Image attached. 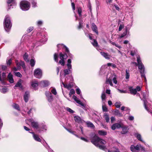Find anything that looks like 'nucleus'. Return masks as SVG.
I'll list each match as a JSON object with an SVG mask.
<instances>
[{
    "mask_svg": "<svg viewBox=\"0 0 152 152\" xmlns=\"http://www.w3.org/2000/svg\"><path fill=\"white\" fill-rule=\"evenodd\" d=\"M91 142L96 147H98L101 149L104 150L106 149L105 147L100 144L104 145L106 143V142L104 140L100 138L98 136L95 134L92 138Z\"/></svg>",
    "mask_w": 152,
    "mask_h": 152,
    "instance_id": "nucleus-1",
    "label": "nucleus"
},
{
    "mask_svg": "<svg viewBox=\"0 0 152 152\" xmlns=\"http://www.w3.org/2000/svg\"><path fill=\"white\" fill-rule=\"evenodd\" d=\"M137 63L136 62H133L132 63L136 66H137L140 73L141 74L142 77H143L145 81L146 82V79L144 74L145 67L143 64H142L140 57L138 56L137 58Z\"/></svg>",
    "mask_w": 152,
    "mask_h": 152,
    "instance_id": "nucleus-2",
    "label": "nucleus"
},
{
    "mask_svg": "<svg viewBox=\"0 0 152 152\" xmlns=\"http://www.w3.org/2000/svg\"><path fill=\"white\" fill-rule=\"evenodd\" d=\"M12 24L10 21V18L8 16H6L4 19V26L5 31L8 32L12 27Z\"/></svg>",
    "mask_w": 152,
    "mask_h": 152,
    "instance_id": "nucleus-3",
    "label": "nucleus"
},
{
    "mask_svg": "<svg viewBox=\"0 0 152 152\" xmlns=\"http://www.w3.org/2000/svg\"><path fill=\"white\" fill-rule=\"evenodd\" d=\"M20 7L22 10L23 11L28 10L30 8V4L27 1H22L20 3Z\"/></svg>",
    "mask_w": 152,
    "mask_h": 152,
    "instance_id": "nucleus-4",
    "label": "nucleus"
},
{
    "mask_svg": "<svg viewBox=\"0 0 152 152\" xmlns=\"http://www.w3.org/2000/svg\"><path fill=\"white\" fill-rule=\"evenodd\" d=\"M27 124H29L30 123L32 126L34 128L38 129L39 128V125L38 122L34 121L32 118L27 119L26 120Z\"/></svg>",
    "mask_w": 152,
    "mask_h": 152,
    "instance_id": "nucleus-5",
    "label": "nucleus"
},
{
    "mask_svg": "<svg viewBox=\"0 0 152 152\" xmlns=\"http://www.w3.org/2000/svg\"><path fill=\"white\" fill-rule=\"evenodd\" d=\"M71 62V60L70 59H69L67 60V63L66 64L68 69H64V76H66V75L72 72L71 70L72 69Z\"/></svg>",
    "mask_w": 152,
    "mask_h": 152,
    "instance_id": "nucleus-6",
    "label": "nucleus"
},
{
    "mask_svg": "<svg viewBox=\"0 0 152 152\" xmlns=\"http://www.w3.org/2000/svg\"><path fill=\"white\" fill-rule=\"evenodd\" d=\"M59 56L60 58L61 59L58 63V64H60L62 66H64L65 64L64 59H66L67 58V55L66 54H63L62 53H59Z\"/></svg>",
    "mask_w": 152,
    "mask_h": 152,
    "instance_id": "nucleus-7",
    "label": "nucleus"
},
{
    "mask_svg": "<svg viewBox=\"0 0 152 152\" xmlns=\"http://www.w3.org/2000/svg\"><path fill=\"white\" fill-rule=\"evenodd\" d=\"M112 81L115 84H117V81L115 76L112 75L111 77L107 79L106 83H107L109 84L111 86H113V84L112 83Z\"/></svg>",
    "mask_w": 152,
    "mask_h": 152,
    "instance_id": "nucleus-8",
    "label": "nucleus"
},
{
    "mask_svg": "<svg viewBox=\"0 0 152 152\" xmlns=\"http://www.w3.org/2000/svg\"><path fill=\"white\" fill-rule=\"evenodd\" d=\"M34 75L36 78H40L42 75V71L40 69H37L34 71Z\"/></svg>",
    "mask_w": 152,
    "mask_h": 152,
    "instance_id": "nucleus-9",
    "label": "nucleus"
},
{
    "mask_svg": "<svg viewBox=\"0 0 152 152\" xmlns=\"http://www.w3.org/2000/svg\"><path fill=\"white\" fill-rule=\"evenodd\" d=\"M45 94L48 101L49 102H51L53 99L51 93L49 91H46Z\"/></svg>",
    "mask_w": 152,
    "mask_h": 152,
    "instance_id": "nucleus-10",
    "label": "nucleus"
},
{
    "mask_svg": "<svg viewBox=\"0 0 152 152\" xmlns=\"http://www.w3.org/2000/svg\"><path fill=\"white\" fill-rule=\"evenodd\" d=\"M140 148V146L138 145H137L136 146H134L133 145H132L130 147V149L132 152H135L139 151Z\"/></svg>",
    "mask_w": 152,
    "mask_h": 152,
    "instance_id": "nucleus-11",
    "label": "nucleus"
},
{
    "mask_svg": "<svg viewBox=\"0 0 152 152\" xmlns=\"http://www.w3.org/2000/svg\"><path fill=\"white\" fill-rule=\"evenodd\" d=\"M121 128L122 129V131L121 132L122 134H125L128 131V126H124L123 124L121 126Z\"/></svg>",
    "mask_w": 152,
    "mask_h": 152,
    "instance_id": "nucleus-12",
    "label": "nucleus"
},
{
    "mask_svg": "<svg viewBox=\"0 0 152 152\" xmlns=\"http://www.w3.org/2000/svg\"><path fill=\"white\" fill-rule=\"evenodd\" d=\"M122 124H119V123H115L113 124L111 126V129L113 130L116 129H118L121 128Z\"/></svg>",
    "mask_w": 152,
    "mask_h": 152,
    "instance_id": "nucleus-13",
    "label": "nucleus"
},
{
    "mask_svg": "<svg viewBox=\"0 0 152 152\" xmlns=\"http://www.w3.org/2000/svg\"><path fill=\"white\" fill-rule=\"evenodd\" d=\"M29 132L33 134V137L36 141L39 142H41V140L38 135L35 134L33 132Z\"/></svg>",
    "mask_w": 152,
    "mask_h": 152,
    "instance_id": "nucleus-14",
    "label": "nucleus"
},
{
    "mask_svg": "<svg viewBox=\"0 0 152 152\" xmlns=\"http://www.w3.org/2000/svg\"><path fill=\"white\" fill-rule=\"evenodd\" d=\"M16 87H19L20 89L21 90L23 89V87L21 84V80H20L18 81L16 84L14 86V88L15 89Z\"/></svg>",
    "mask_w": 152,
    "mask_h": 152,
    "instance_id": "nucleus-15",
    "label": "nucleus"
},
{
    "mask_svg": "<svg viewBox=\"0 0 152 152\" xmlns=\"http://www.w3.org/2000/svg\"><path fill=\"white\" fill-rule=\"evenodd\" d=\"M16 64L18 68L19 69H20L21 66H22L23 68H24L25 67V65L24 62L22 61H21L20 63H18V61H16Z\"/></svg>",
    "mask_w": 152,
    "mask_h": 152,
    "instance_id": "nucleus-16",
    "label": "nucleus"
},
{
    "mask_svg": "<svg viewBox=\"0 0 152 152\" xmlns=\"http://www.w3.org/2000/svg\"><path fill=\"white\" fill-rule=\"evenodd\" d=\"M100 53L101 55L106 59H109L110 58V56L107 53L101 52Z\"/></svg>",
    "mask_w": 152,
    "mask_h": 152,
    "instance_id": "nucleus-17",
    "label": "nucleus"
},
{
    "mask_svg": "<svg viewBox=\"0 0 152 152\" xmlns=\"http://www.w3.org/2000/svg\"><path fill=\"white\" fill-rule=\"evenodd\" d=\"M91 28L93 31L95 32L97 34H98V32L97 30V27L96 25L94 23H92L91 24Z\"/></svg>",
    "mask_w": 152,
    "mask_h": 152,
    "instance_id": "nucleus-18",
    "label": "nucleus"
},
{
    "mask_svg": "<svg viewBox=\"0 0 152 152\" xmlns=\"http://www.w3.org/2000/svg\"><path fill=\"white\" fill-rule=\"evenodd\" d=\"M62 84L64 86V87L66 88L69 89L71 88L73 86V84L72 83H70L68 84L64 83L62 82Z\"/></svg>",
    "mask_w": 152,
    "mask_h": 152,
    "instance_id": "nucleus-19",
    "label": "nucleus"
},
{
    "mask_svg": "<svg viewBox=\"0 0 152 152\" xmlns=\"http://www.w3.org/2000/svg\"><path fill=\"white\" fill-rule=\"evenodd\" d=\"M29 96V92L28 91L26 92L24 96V99L25 102H27L28 101Z\"/></svg>",
    "mask_w": 152,
    "mask_h": 152,
    "instance_id": "nucleus-20",
    "label": "nucleus"
},
{
    "mask_svg": "<svg viewBox=\"0 0 152 152\" xmlns=\"http://www.w3.org/2000/svg\"><path fill=\"white\" fill-rule=\"evenodd\" d=\"M8 80L9 82L11 83H12L14 82V80L13 78V76L11 73H10L7 77Z\"/></svg>",
    "mask_w": 152,
    "mask_h": 152,
    "instance_id": "nucleus-21",
    "label": "nucleus"
},
{
    "mask_svg": "<svg viewBox=\"0 0 152 152\" xmlns=\"http://www.w3.org/2000/svg\"><path fill=\"white\" fill-rule=\"evenodd\" d=\"M1 72H0V81L2 83H4V80L6 77V74L5 73H3L2 74V78L1 77Z\"/></svg>",
    "mask_w": 152,
    "mask_h": 152,
    "instance_id": "nucleus-22",
    "label": "nucleus"
},
{
    "mask_svg": "<svg viewBox=\"0 0 152 152\" xmlns=\"http://www.w3.org/2000/svg\"><path fill=\"white\" fill-rule=\"evenodd\" d=\"M134 135L139 140L142 142H144V141L142 138L140 134L137 133L135 134Z\"/></svg>",
    "mask_w": 152,
    "mask_h": 152,
    "instance_id": "nucleus-23",
    "label": "nucleus"
},
{
    "mask_svg": "<svg viewBox=\"0 0 152 152\" xmlns=\"http://www.w3.org/2000/svg\"><path fill=\"white\" fill-rule=\"evenodd\" d=\"M74 118L75 121L76 122L79 123L82 122L80 118L78 116H74Z\"/></svg>",
    "mask_w": 152,
    "mask_h": 152,
    "instance_id": "nucleus-24",
    "label": "nucleus"
},
{
    "mask_svg": "<svg viewBox=\"0 0 152 152\" xmlns=\"http://www.w3.org/2000/svg\"><path fill=\"white\" fill-rule=\"evenodd\" d=\"M42 36L41 39H40V41L41 42L44 43L47 41V38L46 36L44 35L43 36L42 35Z\"/></svg>",
    "mask_w": 152,
    "mask_h": 152,
    "instance_id": "nucleus-25",
    "label": "nucleus"
},
{
    "mask_svg": "<svg viewBox=\"0 0 152 152\" xmlns=\"http://www.w3.org/2000/svg\"><path fill=\"white\" fill-rule=\"evenodd\" d=\"M42 85L44 87L48 86L49 84V82L47 80H44L41 82Z\"/></svg>",
    "mask_w": 152,
    "mask_h": 152,
    "instance_id": "nucleus-26",
    "label": "nucleus"
},
{
    "mask_svg": "<svg viewBox=\"0 0 152 152\" xmlns=\"http://www.w3.org/2000/svg\"><path fill=\"white\" fill-rule=\"evenodd\" d=\"M130 29V28L126 27L125 28V30L124 32L123 33V34L125 36L127 35H128L129 33V30Z\"/></svg>",
    "mask_w": 152,
    "mask_h": 152,
    "instance_id": "nucleus-27",
    "label": "nucleus"
},
{
    "mask_svg": "<svg viewBox=\"0 0 152 152\" xmlns=\"http://www.w3.org/2000/svg\"><path fill=\"white\" fill-rule=\"evenodd\" d=\"M31 86L34 89H36V88L38 86V83L36 81H33L32 82Z\"/></svg>",
    "mask_w": 152,
    "mask_h": 152,
    "instance_id": "nucleus-28",
    "label": "nucleus"
},
{
    "mask_svg": "<svg viewBox=\"0 0 152 152\" xmlns=\"http://www.w3.org/2000/svg\"><path fill=\"white\" fill-rule=\"evenodd\" d=\"M15 0H8L7 1V3L8 5V8L10 9L11 8V7L12 6V4H12L14 2Z\"/></svg>",
    "mask_w": 152,
    "mask_h": 152,
    "instance_id": "nucleus-29",
    "label": "nucleus"
},
{
    "mask_svg": "<svg viewBox=\"0 0 152 152\" xmlns=\"http://www.w3.org/2000/svg\"><path fill=\"white\" fill-rule=\"evenodd\" d=\"M101 98L103 103H104L105 101V100L106 99V94L104 92H103L102 94Z\"/></svg>",
    "mask_w": 152,
    "mask_h": 152,
    "instance_id": "nucleus-30",
    "label": "nucleus"
},
{
    "mask_svg": "<svg viewBox=\"0 0 152 152\" xmlns=\"http://www.w3.org/2000/svg\"><path fill=\"white\" fill-rule=\"evenodd\" d=\"M98 133L100 135H105L107 134V133L106 132L103 130H99Z\"/></svg>",
    "mask_w": 152,
    "mask_h": 152,
    "instance_id": "nucleus-31",
    "label": "nucleus"
},
{
    "mask_svg": "<svg viewBox=\"0 0 152 152\" xmlns=\"http://www.w3.org/2000/svg\"><path fill=\"white\" fill-rule=\"evenodd\" d=\"M31 3L33 7H37V1L35 0H31Z\"/></svg>",
    "mask_w": 152,
    "mask_h": 152,
    "instance_id": "nucleus-32",
    "label": "nucleus"
},
{
    "mask_svg": "<svg viewBox=\"0 0 152 152\" xmlns=\"http://www.w3.org/2000/svg\"><path fill=\"white\" fill-rule=\"evenodd\" d=\"M129 90L132 94H135L137 93L136 89H133L132 87L129 88Z\"/></svg>",
    "mask_w": 152,
    "mask_h": 152,
    "instance_id": "nucleus-33",
    "label": "nucleus"
},
{
    "mask_svg": "<svg viewBox=\"0 0 152 152\" xmlns=\"http://www.w3.org/2000/svg\"><path fill=\"white\" fill-rule=\"evenodd\" d=\"M0 91L2 93L4 94L7 92L8 90L7 88L6 87H3L0 89Z\"/></svg>",
    "mask_w": 152,
    "mask_h": 152,
    "instance_id": "nucleus-34",
    "label": "nucleus"
},
{
    "mask_svg": "<svg viewBox=\"0 0 152 152\" xmlns=\"http://www.w3.org/2000/svg\"><path fill=\"white\" fill-rule=\"evenodd\" d=\"M115 114L121 117L123 115L122 114L120 113L119 111L118 110H116L114 112Z\"/></svg>",
    "mask_w": 152,
    "mask_h": 152,
    "instance_id": "nucleus-35",
    "label": "nucleus"
},
{
    "mask_svg": "<svg viewBox=\"0 0 152 152\" xmlns=\"http://www.w3.org/2000/svg\"><path fill=\"white\" fill-rule=\"evenodd\" d=\"M105 66H102L100 72V73L101 75H102V74H104V71L105 70V69H104Z\"/></svg>",
    "mask_w": 152,
    "mask_h": 152,
    "instance_id": "nucleus-36",
    "label": "nucleus"
},
{
    "mask_svg": "<svg viewBox=\"0 0 152 152\" xmlns=\"http://www.w3.org/2000/svg\"><path fill=\"white\" fill-rule=\"evenodd\" d=\"M86 124L88 127L93 128L94 127V124L91 122L88 121L86 122Z\"/></svg>",
    "mask_w": 152,
    "mask_h": 152,
    "instance_id": "nucleus-37",
    "label": "nucleus"
},
{
    "mask_svg": "<svg viewBox=\"0 0 152 152\" xmlns=\"http://www.w3.org/2000/svg\"><path fill=\"white\" fill-rule=\"evenodd\" d=\"M77 103H78V104H80L82 106H84V105L82 103L80 100H79L77 97V98L75 99L74 100Z\"/></svg>",
    "mask_w": 152,
    "mask_h": 152,
    "instance_id": "nucleus-38",
    "label": "nucleus"
},
{
    "mask_svg": "<svg viewBox=\"0 0 152 152\" xmlns=\"http://www.w3.org/2000/svg\"><path fill=\"white\" fill-rule=\"evenodd\" d=\"M23 58L25 61L26 62H28L29 61V59L28 58V54L26 53L23 56Z\"/></svg>",
    "mask_w": 152,
    "mask_h": 152,
    "instance_id": "nucleus-39",
    "label": "nucleus"
},
{
    "mask_svg": "<svg viewBox=\"0 0 152 152\" xmlns=\"http://www.w3.org/2000/svg\"><path fill=\"white\" fill-rule=\"evenodd\" d=\"M12 107L15 109L18 110H20V108L19 106L18 105L16 104H15V103L13 104L12 105Z\"/></svg>",
    "mask_w": 152,
    "mask_h": 152,
    "instance_id": "nucleus-40",
    "label": "nucleus"
},
{
    "mask_svg": "<svg viewBox=\"0 0 152 152\" xmlns=\"http://www.w3.org/2000/svg\"><path fill=\"white\" fill-rule=\"evenodd\" d=\"M104 118L106 120V121L107 122H108L109 121L110 118L109 115L107 114H105L104 116Z\"/></svg>",
    "mask_w": 152,
    "mask_h": 152,
    "instance_id": "nucleus-41",
    "label": "nucleus"
},
{
    "mask_svg": "<svg viewBox=\"0 0 152 152\" xmlns=\"http://www.w3.org/2000/svg\"><path fill=\"white\" fill-rule=\"evenodd\" d=\"M130 76L129 70L126 69V78L128 79Z\"/></svg>",
    "mask_w": 152,
    "mask_h": 152,
    "instance_id": "nucleus-42",
    "label": "nucleus"
},
{
    "mask_svg": "<svg viewBox=\"0 0 152 152\" xmlns=\"http://www.w3.org/2000/svg\"><path fill=\"white\" fill-rule=\"evenodd\" d=\"M58 54L56 53H55L54 55V58L55 61L57 62H58Z\"/></svg>",
    "mask_w": 152,
    "mask_h": 152,
    "instance_id": "nucleus-43",
    "label": "nucleus"
},
{
    "mask_svg": "<svg viewBox=\"0 0 152 152\" xmlns=\"http://www.w3.org/2000/svg\"><path fill=\"white\" fill-rule=\"evenodd\" d=\"M104 104H103L102 106V110L104 111L107 112L108 111V109L104 105V103H103Z\"/></svg>",
    "mask_w": 152,
    "mask_h": 152,
    "instance_id": "nucleus-44",
    "label": "nucleus"
},
{
    "mask_svg": "<svg viewBox=\"0 0 152 152\" xmlns=\"http://www.w3.org/2000/svg\"><path fill=\"white\" fill-rule=\"evenodd\" d=\"M30 65L31 66H34L35 64V61L33 59H31L30 61Z\"/></svg>",
    "mask_w": 152,
    "mask_h": 152,
    "instance_id": "nucleus-45",
    "label": "nucleus"
},
{
    "mask_svg": "<svg viewBox=\"0 0 152 152\" xmlns=\"http://www.w3.org/2000/svg\"><path fill=\"white\" fill-rule=\"evenodd\" d=\"M91 43L95 47H96L98 45L97 41L94 39L93 40V42H92Z\"/></svg>",
    "mask_w": 152,
    "mask_h": 152,
    "instance_id": "nucleus-46",
    "label": "nucleus"
},
{
    "mask_svg": "<svg viewBox=\"0 0 152 152\" xmlns=\"http://www.w3.org/2000/svg\"><path fill=\"white\" fill-rule=\"evenodd\" d=\"M77 12L79 15L80 17H81V12L82 10L81 8L80 7H78L77 8Z\"/></svg>",
    "mask_w": 152,
    "mask_h": 152,
    "instance_id": "nucleus-47",
    "label": "nucleus"
},
{
    "mask_svg": "<svg viewBox=\"0 0 152 152\" xmlns=\"http://www.w3.org/2000/svg\"><path fill=\"white\" fill-rule=\"evenodd\" d=\"M66 109L68 111L71 113H74V111L69 108L67 107L66 108Z\"/></svg>",
    "mask_w": 152,
    "mask_h": 152,
    "instance_id": "nucleus-48",
    "label": "nucleus"
},
{
    "mask_svg": "<svg viewBox=\"0 0 152 152\" xmlns=\"http://www.w3.org/2000/svg\"><path fill=\"white\" fill-rule=\"evenodd\" d=\"M107 65L108 66H112L113 68H115L116 67V66L115 64L111 63H108L107 64Z\"/></svg>",
    "mask_w": 152,
    "mask_h": 152,
    "instance_id": "nucleus-49",
    "label": "nucleus"
},
{
    "mask_svg": "<svg viewBox=\"0 0 152 152\" xmlns=\"http://www.w3.org/2000/svg\"><path fill=\"white\" fill-rule=\"evenodd\" d=\"M143 101H144V106L145 108V109L146 110H148V107H147V101L146 100H143Z\"/></svg>",
    "mask_w": 152,
    "mask_h": 152,
    "instance_id": "nucleus-50",
    "label": "nucleus"
},
{
    "mask_svg": "<svg viewBox=\"0 0 152 152\" xmlns=\"http://www.w3.org/2000/svg\"><path fill=\"white\" fill-rule=\"evenodd\" d=\"M51 92L54 95H56L57 94L56 90L55 88H53L51 90Z\"/></svg>",
    "mask_w": 152,
    "mask_h": 152,
    "instance_id": "nucleus-51",
    "label": "nucleus"
},
{
    "mask_svg": "<svg viewBox=\"0 0 152 152\" xmlns=\"http://www.w3.org/2000/svg\"><path fill=\"white\" fill-rule=\"evenodd\" d=\"M12 61V60L11 59H7V61H6L7 64L9 66L11 64Z\"/></svg>",
    "mask_w": 152,
    "mask_h": 152,
    "instance_id": "nucleus-52",
    "label": "nucleus"
},
{
    "mask_svg": "<svg viewBox=\"0 0 152 152\" xmlns=\"http://www.w3.org/2000/svg\"><path fill=\"white\" fill-rule=\"evenodd\" d=\"M75 92V91L73 89H71L70 90L69 93V95L70 97H71V96L73 94H74Z\"/></svg>",
    "mask_w": 152,
    "mask_h": 152,
    "instance_id": "nucleus-53",
    "label": "nucleus"
},
{
    "mask_svg": "<svg viewBox=\"0 0 152 152\" xmlns=\"http://www.w3.org/2000/svg\"><path fill=\"white\" fill-rule=\"evenodd\" d=\"M116 107L117 108H119L121 106V103L120 102H116L115 104Z\"/></svg>",
    "mask_w": 152,
    "mask_h": 152,
    "instance_id": "nucleus-54",
    "label": "nucleus"
},
{
    "mask_svg": "<svg viewBox=\"0 0 152 152\" xmlns=\"http://www.w3.org/2000/svg\"><path fill=\"white\" fill-rule=\"evenodd\" d=\"M42 21L41 20H39L37 22V25L39 26H40L42 24Z\"/></svg>",
    "mask_w": 152,
    "mask_h": 152,
    "instance_id": "nucleus-55",
    "label": "nucleus"
},
{
    "mask_svg": "<svg viewBox=\"0 0 152 152\" xmlns=\"http://www.w3.org/2000/svg\"><path fill=\"white\" fill-rule=\"evenodd\" d=\"M15 75L17 76L21 77H22L21 74L19 72H16L15 73Z\"/></svg>",
    "mask_w": 152,
    "mask_h": 152,
    "instance_id": "nucleus-56",
    "label": "nucleus"
},
{
    "mask_svg": "<svg viewBox=\"0 0 152 152\" xmlns=\"http://www.w3.org/2000/svg\"><path fill=\"white\" fill-rule=\"evenodd\" d=\"M124 26L123 24H120L118 28V31H121L124 28Z\"/></svg>",
    "mask_w": 152,
    "mask_h": 152,
    "instance_id": "nucleus-57",
    "label": "nucleus"
},
{
    "mask_svg": "<svg viewBox=\"0 0 152 152\" xmlns=\"http://www.w3.org/2000/svg\"><path fill=\"white\" fill-rule=\"evenodd\" d=\"M47 128V127L46 125L44 124H42V126L41 127V128L42 129L45 130H46Z\"/></svg>",
    "mask_w": 152,
    "mask_h": 152,
    "instance_id": "nucleus-58",
    "label": "nucleus"
},
{
    "mask_svg": "<svg viewBox=\"0 0 152 152\" xmlns=\"http://www.w3.org/2000/svg\"><path fill=\"white\" fill-rule=\"evenodd\" d=\"M33 29H34V28L33 27H29L27 29V31L28 32H30Z\"/></svg>",
    "mask_w": 152,
    "mask_h": 152,
    "instance_id": "nucleus-59",
    "label": "nucleus"
},
{
    "mask_svg": "<svg viewBox=\"0 0 152 152\" xmlns=\"http://www.w3.org/2000/svg\"><path fill=\"white\" fill-rule=\"evenodd\" d=\"M128 119L130 121H133L134 120V118L133 116L130 115L129 116Z\"/></svg>",
    "mask_w": 152,
    "mask_h": 152,
    "instance_id": "nucleus-60",
    "label": "nucleus"
},
{
    "mask_svg": "<svg viewBox=\"0 0 152 152\" xmlns=\"http://www.w3.org/2000/svg\"><path fill=\"white\" fill-rule=\"evenodd\" d=\"M76 92L78 94H80L81 93L80 90V89L78 88H77L76 90Z\"/></svg>",
    "mask_w": 152,
    "mask_h": 152,
    "instance_id": "nucleus-61",
    "label": "nucleus"
},
{
    "mask_svg": "<svg viewBox=\"0 0 152 152\" xmlns=\"http://www.w3.org/2000/svg\"><path fill=\"white\" fill-rule=\"evenodd\" d=\"M3 125V123L2 120L0 118V129L2 128Z\"/></svg>",
    "mask_w": 152,
    "mask_h": 152,
    "instance_id": "nucleus-62",
    "label": "nucleus"
},
{
    "mask_svg": "<svg viewBox=\"0 0 152 152\" xmlns=\"http://www.w3.org/2000/svg\"><path fill=\"white\" fill-rule=\"evenodd\" d=\"M141 88L139 86H137L136 88L135 89H136V91H140L141 90Z\"/></svg>",
    "mask_w": 152,
    "mask_h": 152,
    "instance_id": "nucleus-63",
    "label": "nucleus"
},
{
    "mask_svg": "<svg viewBox=\"0 0 152 152\" xmlns=\"http://www.w3.org/2000/svg\"><path fill=\"white\" fill-rule=\"evenodd\" d=\"M80 139L82 140H83V141H85L86 142H88V140L87 139H86V138H85L84 137H80Z\"/></svg>",
    "mask_w": 152,
    "mask_h": 152,
    "instance_id": "nucleus-64",
    "label": "nucleus"
}]
</instances>
